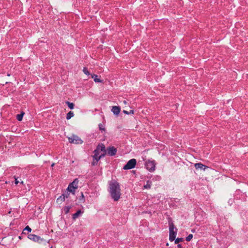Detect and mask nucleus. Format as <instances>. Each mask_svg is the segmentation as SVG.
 Segmentation results:
<instances>
[{
	"label": "nucleus",
	"mask_w": 248,
	"mask_h": 248,
	"mask_svg": "<svg viewBox=\"0 0 248 248\" xmlns=\"http://www.w3.org/2000/svg\"><path fill=\"white\" fill-rule=\"evenodd\" d=\"M169 226L170 232L169 240L170 241L172 242L176 238L177 229L175 228L174 224L170 218L169 220Z\"/></svg>",
	"instance_id": "nucleus-2"
},
{
	"label": "nucleus",
	"mask_w": 248,
	"mask_h": 248,
	"mask_svg": "<svg viewBox=\"0 0 248 248\" xmlns=\"http://www.w3.org/2000/svg\"><path fill=\"white\" fill-rule=\"evenodd\" d=\"M106 149H105V145L101 143L97 145L96 149L94 151V152L99 153V152H105Z\"/></svg>",
	"instance_id": "nucleus-9"
},
{
	"label": "nucleus",
	"mask_w": 248,
	"mask_h": 248,
	"mask_svg": "<svg viewBox=\"0 0 248 248\" xmlns=\"http://www.w3.org/2000/svg\"><path fill=\"white\" fill-rule=\"evenodd\" d=\"M78 180L77 178L75 179L72 183H70L66 190L70 191L72 194L75 195V190L78 187Z\"/></svg>",
	"instance_id": "nucleus-3"
},
{
	"label": "nucleus",
	"mask_w": 248,
	"mask_h": 248,
	"mask_svg": "<svg viewBox=\"0 0 248 248\" xmlns=\"http://www.w3.org/2000/svg\"><path fill=\"white\" fill-rule=\"evenodd\" d=\"M65 200V198H64V196H63L62 195L60 196L57 199V202L58 204H61L62 202H63Z\"/></svg>",
	"instance_id": "nucleus-12"
},
{
	"label": "nucleus",
	"mask_w": 248,
	"mask_h": 248,
	"mask_svg": "<svg viewBox=\"0 0 248 248\" xmlns=\"http://www.w3.org/2000/svg\"><path fill=\"white\" fill-rule=\"evenodd\" d=\"M82 213V212L80 210L77 211L75 214H74L72 216V218L74 219L78 218L79 215Z\"/></svg>",
	"instance_id": "nucleus-13"
},
{
	"label": "nucleus",
	"mask_w": 248,
	"mask_h": 248,
	"mask_svg": "<svg viewBox=\"0 0 248 248\" xmlns=\"http://www.w3.org/2000/svg\"><path fill=\"white\" fill-rule=\"evenodd\" d=\"M19 182L17 180V179L15 178V184L17 185L19 183Z\"/></svg>",
	"instance_id": "nucleus-31"
},
{
	"label": "nucleus",
	"mask_w": 248,
	"mask_h": 248,
	"mask_svg": "<svg viewBox=\"0 0 248 248\" xmlns=\"http://www.w3.org/2000/svg\"><path fill=\"white\" fill-rule=\"evenodd\" d=\"M92 78H93V80L95 82L99 83L102 82V80L100 78H98V76L96 75H92Z\"/></svg>",
	"instance_id": "nucleus-14"
},
{
	"label": "nucleus",
	"mask_w": 248,
	"mask_h": 248,
	"mask_svg": "<svg viewBox=\"0 0 248 248\" xmlns=\"http://www.w3.org/2000/svg\"><path fill=\"white\" fill-rule=\"evenodd\" d=\"M136 159L133 158L130 160H129L126 165H125L123 169L125 170H130L134 168L136 164Z\"/></svg>",
	"instance_id": "nucleus-6"
},
{
	"label": "nucleus",
	"mask_w": 248,
	"mask_h": 248,
	"mask_svg": "<svg viewBox=\"0 0 248 248\" xmlns=\"http://www.w3.org/2000/svg\"><path fill=\"white\" fill-rule=\"evenodd\" d=\"M71 208V206H65L63 208V210L65 213V214H67L69 213L70 209Z\"/></svg>",
	"instance_id": "nucleus-20"
},
{
	"label": "nucleus",
	"mask_w": 248,
	"mask_h": 248,
	"mask_svg": "<svg viewBox=\"0 0 248 248\" xmlns=\"http://www.w3.org/2000/svg\"><path fill=\"white\" fill-rule=\"evenodd\" d=\"M177 247H178V248H183V247H182V245H181V244H178L177 245Z\"/></svg>",
	"instance_id": "nucleus-32"
},
{
	"label": "nucleus",
	"mask_w": 248,
	"mask_h": 248,
	"mask_svg": "<svg viewBox=\"0 0 248 248\" xmlns=\"http://www.w3.org/2000/svg\"><path fill=\"white\" fill-rule=\"evenodd\" d=\"M152 186V182L148 180L146 182V184L144 186V188L146 189H150Z\"/></svg>",
	"instance_id": "nucleus-18"
},
{
	"label": "nucleus",
	"mask_w": 248,
	"mask_h": 248,
	"mask_svg": "<svg viewBox=\"0 0 248 248\" xmlns=\"http://www.w3.org/2000/svg\"><path fill=\"white\" fill-rule=\"evenodd\" d=\"M123 112L124 114H134V111L133 110H130V111H127L126 110H124Z\"/></svg>",
	"instance_id": "nucleus-25"
},
{
	"label": "nucleus",
	"mask_w": 248,
	"mask_h": 248,
	"mask_svg": "<svg viewBox=\"0 0 248 248\" xmlns=\"http://www.w3.org/2000/svg\"><path fill=\"white\" fill-rule=\"evenodd\" d=\"M145 167L150 172H153L155 170L156 163L155 160H148L145 162Z\"/></svg>",
	"instance_id": "nucleus-4"
},
{
	"label": "nucleus",
	"mask_w": 248,
	"mask_h": 248,
	"mask_svg": "<svg viewBox=\"0 0 248 248\" xmlns=\"http://www.w3.org/2000/svg\"><path fill=\"white\" fill-rule=\"evenodd\" d=\"M28 238L34 242L41 243L43 241V238L33 234H30L28 236Z\"/></svg>",
	"instance_id": "nucleus-7"
},
{
	"label": "nucleus",
	"mask_w": 248,
	"mask_h": 248,
	"mask_svg": "<svg viewBox=\"0 0 248 248\" xmlns=\"http://www.w3.org/2000/svg\"><path fill=\"white\" fill-rule=\"evenodd\" d=\"M68 140L70 143L76 144H82L83 142V141L79 137L74 135L68 138Z\"/></svg>",
	"instance_id": "nucleus-5"
},
{
	"label": "nucleus",
	"mask_w": 248,
	"mask_h": 248,
	"mask_svg": "<svg viewBox=\"0 0 248 248\" xmlns=\"http://www.w3.org/2000/svg\"><path fill=\"white\" fill-rule=\"evenodd\" d=\"M93 153H94V155L93 156V160L96 161V162H98V161L100 159L99 158V153H96L94 152H93Z\"/></svg>",
	"instance_id": "nucleus-15"
},
{
	"label": "nucleus",
	"mask_w": 248,
	"mask_h": 248,
	"mask_svg": "<svg viewBox=\"0 0 248 248\" xmlns=\"http://www.w3.org/2000/svg\"><path fill=\"white\" fill-rule=\"evenodd\" d=\"M65 103L67 105L70 109H73L74 108L75 106L74 103L69 102L68 101L65 102Z\"/></svg>",
	"instance_id": "nucleus-19"
},
{
	"label": "nucleus",
	"mask_w": 248,
	"mask_h": 248,
	"mask_svg": "<svg viewBox=\"0 0 248 248\" xmlns=\"http://www.w3.org/2000/svg\"><path fill=\"white\" fill-rule=\"evenodd\" d=\"M120 110L121 108L119 106H113L111 109V111L116 115H118L120 113Z\"/></svg>",
	"instance_id": "nucleus-10"
},
{
	"label": "nucleus",
	"mask_w": 248,
	"mask_h": 248,
	"mask_svg": "<svg viewBox=\"0 0 248 248\" xmlns=\"http://www.w3.org/2000/svg\"><path fill=\"white\" fill-rule=\"evenodd\" d=\"M175 244H178L179 242H183L184 241L183 238H177L175 239Z\"/></svg>",
	"instance_id": "nucleus-22"
},
{
	"label": "nucleus",
	"mask_w": 248,
	"mask_h": 248,
	"mask_svg": "<svg viewBox=\"0 0 248 248\" xmlns=\"http://www.w3.org/2000/svg\"><path fill=\"white\" fill-rule=\"evenodd\" d=\"M99 130L101 131H105V128L104 127L103 125L101 124H100L98 125Z\"/></svg>",
	"instance_id": "nucleus-28"
},
{
	"label": "nucleus",
	"mask_w": 248,
	"mask_h": 248,
	"mask_svg": "<svg viewBox=\"0 0 248 248\" xmlns=\"http://www.w3.org/2000/svg\"><path fill=\"white\" fill-rule=\"evenodd\" d=\"M97 162H96V161L93 160V161L92 163V165L93 166H95V165H96L97 164Z\"/></svg>",
	"instance_id": "nucleus-30"
},
{
	"label": "nucleus",
	"mask_w": 248,
	"mask_h": 248,
	"mask_svg": "<svg viewBox=\"0 0 248 248\" xmlns=\"http://www.w3.org/2000/svg\"><path fill=\"white\" fill-rule=\"evenodd\" d=\"M107 155L109 156H114L117 152V149L114 146H109L107 149Z\"/></svg>",
	"instance_id": "nucleus-8"
},
{
	"label": "nucleus",
	"mask_w": 248,
	"mask_h": 248,
	"mask_svg": "<svg viewBox=\"0 0 248 248\" xmlns=\"http://www.w3.org/2000/svg\"><path fill=\"white\" fill-rule=\"evenodd\" d=\"M24 114V112H22L20 114H17L16 115V119L19 121H22Z\"/></svg>",
	"instance_id": "nucleus-17"
},
{
	"label": "nucleus",
	"mask_w": 248,
	"mask_h": 248,
	"mask_svg": "<svg viewBox=\"0 0 248 248\" xmlns=\"http://www.w3.org/2000/svg\"><path fill=\"white\" fill-rule=\"evenodd\" d=\"M156 178H157V180H160L161 179V177L160 176H157Z\"/></svg>",
	"instance_id": "nucleus-33"
},
{
	"label": "nucleus",
	"mask_w": 248,
	"mask_h": 248,
	"mask_svg": "<svg viewBox=\"0 0 248 248\" xmlns=\"http://www.w3.org/2000/svg\"><path fill=\"white\" fill-rule=\"evenodd\" d=\"M194 167H195V169L197 170L201 169V170H205V169L206 168H207V166H206L205 165H204L201 163L195 164Z\"/></svg>",
	"instance_id": "nucleus-11"
},
{
	"label": "nucleus",
	"mask_w": 248,
	"mask_h": 248,
	"mask_svg": "<svg viewBox=\"0 0 248 248\" xmlns=\"http://www.w3.org/2000/svg\"><path fill=\"white\" fill-rule=\"evenodd\" d=\"M108 191L114 201H118L121 197V189L119 184L116 181H110L109 183Z\"/></svg>",
	"instance_id": "nucleus-1"
},
{
	"label": "nucleus",
	"mask_w": 248,
	"mask_h": 248,
	"mask_svg": "<svg viewBox=\"0 0 248 248\" xmlns=\"http://www.w3.org/2000/svg\"><path fill=\"white\" fill-rule=\"evenodd\" d=\"M74 115V112L72 111H70L69 112L67 113L66 115V119L69 120L72 117H73Z\"/></svg>",
	"instance_id": "nucleus-16"
},
{
	"label": "nucleus",
	"mask_w": 248,
	"mask_h": 248,
	"mask_svg": "<svg viewBox=\"0 0 248 248\" xmlns=\"http://www.w3.org/2000/svg\"><path fill=\"white\" fill-rule=\"evenodd\" d=\"M79 200L82 202H84V197L82 192H81V198L79 199Z\"/></svg>",
	"instance_id": "nucleus-29"
},
{
	"label": "nucleus",
	"mask_w": 248,
	"mask_h": 248,
	"mask_svg": "<svg viewBox=\"0 0 248 248\" xmlns=\"http://www.w3.org/2000/svg\"><path fill=\"white\" fill-rule=\"evenodd\" d=\"M54 166V163H53L51 165L52 167Z\"/></svg>",
	"instance_id": "nucleus-35"
},
{
	"label": "nucleus",
	"mask_w": 248,
	"mask_h": 248,
	"mask_svg": "<svg viewBox=\"0 0 248 248\" xmlns=\"http://www.w3.org/2000/svg\"><path fill=\"white\" fill-rule=\"evenodd\" d=\"M7 76H10V75L9 74H7Z\"/></svg>",
	"instance_id": "nucleus-36"
},
{
	"label": "nucleus",
	"mask_w": 248,
	"mask_h": 248,
	"mask_svg": "<svg viewBox=\"0 0 248 248\" xmlns=\"http://www.w3.org/2000/svg\"><path fill=\"white\" fill-rule=\"evenodd\" d=\"M124 103L126 104L127 103V102L126 101H124Z\"/></svg>",
	"instance_id": "nucleus-34"
},
{
	"label": "nucleus",
	"mask_w": 248,
	"mask_h": 248,
	"mask_svg": "<svg viewBox=\"0 0 248 248\" xmlns=\"http://www.w3.org/2000/svg\"><path fill=\"white\" fill-rule=\"evenodd\" d=\"M69 191L66 190V191H65L62 194L63 196H64V198H68L69 197L70 194L69 193Z\"/></svg>",
	"instance_id": "nucleus-21"
},
{
	"label": "nucleus",
	"mask_w": 248,
	"mask_h": 248,
	"mask_svg": "<svg viewBox=\"0 0 248 248\" xmlns=\"http://www.w3.org/2000/svg\"><path fill=\"white\" fill-rule=\"evenodd\" d=\"M193 237V235L192 234H189L186 237V240L187 241H190Z\"/></svg>",
	"instance_id": "nucleus-27"
},
{
	"label": "nucleus",
	"mask_w": 248,
	"mask_h": 248,
	"mask_svg": "<svg viewBox=\"0 0 248 248\" xmlns=\"http://www.w3.org/2000/svg\"><path fill=\"white\" fill-rule=\"evenodd\" d=\"M25 231H27L29 232H31V229L29 226H27L24 229V230L23 231V233H25V234L26 233V232H25Z\"/></svg>",
	"instance_id": "nucleus-24"
},
{
	"label": "nucleus",
	"mask_w": 248,
	"mask_h": 248,
	"mask_svg": "<svg viewBox=\"0 0 248 248\" xmlns=\"http://www.w3.org/2000/svg\"><path fill=\"white\" fill-rule=\"evenodd\" d=\"M83 72H84V73L85 74H86V75H90V72H89L88 70V68L86 67H84L83 69Z\"/></svg>",
	"instance_id": "nucleus-23"
},
{
	"label": "nucleus",
	"mask_w": 248,
	"mask_h": 248,
	"mask_svg": "<svg viewBox=\"0 0 248 248\" xmlns=\"http://www.w3.org/2000/svg\"><path fill=\"white\" fill-rule=\"evenodd\" d=\"M103 153H102L99 156V158L100 159H101V158L102 157H104L107 154V150H105V152H102Z\"/></svg>",
	"instance_id": "nucleus-26"
}]
</instances>
